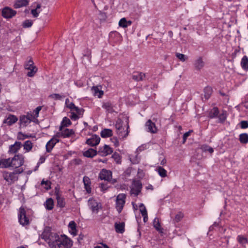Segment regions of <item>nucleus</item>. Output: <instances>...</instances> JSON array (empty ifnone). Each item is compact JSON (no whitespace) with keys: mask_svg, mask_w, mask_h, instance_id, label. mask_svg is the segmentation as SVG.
Returning <instances> with one entry per match:
<instances>
[{"mask_svg":"<svg viewBox=\"0 0 248 248\" xmlns=\"http://www.w3.org/2000/svg\"><path fill=\"white\" fill-rule=\"evenodd\" d=\"M23 171V169L22 168L15 170L13 172L4 171L2 173V176L8 184L11 185L18 180V177L16 174L21 173Z\"/></svg>","mask_w":248,"mask_h":248,"instance_id":"obj_1","label":"nucleus"},{"mask_svg":"<svg viewBox=\"0 0 248 248\" xmlns=\"http://www.w3.org/2000/svg\"><path fill=\"white\" fill-rule=\"evenodd\" d=\"M72 246V241L65 235H61L57 241V248H70Z\"/></svg>","mask_w":248,"mask_h":248,"instance_id":"obj_2","label":"nucleus"},{"mask_svg":"<svg viewBox=\"0 0 248 248\" xmlns=\"http://www.w3.org/2000/svg\"><path fill=\"white\" fill-rule=\"evenodd\" d=\"M142 184L139 180H133L130 186V194L138 196L141 191Z\"/></svg>","mask_w":248,"mask_h":248,"instance_id":"obj_3","label":"nucleus"},{"mask_svg":"<svg viewBox=\"0 0 248 248\" xmlns=\"http://www.w3.org/2000/svg\"><path fill=\"white\" fill-rule=\"evenodd\" d=\"M126 195L120 194L117 196L116 200V208L119 213H120L125 202Z\"/></svg>","mask_w":248,"mask_h":248,"instance_id":"obj_4","label":"nucleus"},{"mask_svg":"<svg viewBox=\"0 0 248 248\" xmlns=\"http://www.w3.org/2000/svg\"><path fill=\"white\" fill-rule=\"evenodd\" d=\"M25 68L30 71L27 73V76L29 77H33L37 71V68L34 65V62L31 59L25 63Z\"/></svg>","mask_w":248,"mask_h":248,"instance_id":"obj_5","label":"nucleus"},{"mask_svg":"<svg viewBox=\"0 0 248 248\" xmlns=\"http://www.w3.org/2000/svg\"><path fill=\"white\" fill-rule=\"evenodd\" d=\"M12 167L17 168L24 164V157L22 155H17L11 158Z\"/></svg>","mask_w":248,"mask_h":248,"instance_id":"obj_6","label":"nucleus"},{"mask_svg":"<svg viewBox=\"0 0 248 248\" xmlns=\"http://www.w3.org/2000/svg\"><path fill=\"white\" fill-rule=\"evenodd\" d=\"M26 211L23 207H20L19 210L18 219L20 223L22 225H28L29 223V219L27 217Z\"/></svg>","mask_w":248,"mask_h":248,"instance_id":"obj_7","label":"nucleus"},{"mask_svg":"<svg viewBox=\"0 0 248 248\" xmlns=\"http://www.w3.org/2000/svg\"><path fill=\"white\" fill-rule=\"evenodd\" d=\"M60 237L57 233L53 232L46 241L51 248H57V241H59Z\"/></svg>","mask_w":248,"mask_h":248,"instance_id":"obj_8","label":"nucleus"},{"mask_svg":"<svg viewBox=\"0 0 248 248\" xmlns=\"http://www.w3.org/2000/svg\"><path fill=\"white\" fill-rule=\"evenodd\" d=\"M65 104L67 108H68L72 111H75L77 114L79 115L83 114L84 110L83 108H80L76 107L75 104L72 103H69V99L67 98L65 100Z\"/></svg>","mask_w":248,"mask_h":248,"instance_id":"obj_9","label":"nucleus"},{"mask_svg":"<svg viewBox=\"0 0 248 248\" xmlns=\"http://www.w3.org/2000/svg\"><path fill=\"white\" fill-rule=\"evenodd\" d=\"M62 126L60 127V131L56 134V137L59 138H68L74 134V132L72 129L65 128L64 130H62Z\"/></svg>","mask_w":248,"mask_h":248,"instance_id":"obj_10","label":"nucleus"},{"mask_svg":"<svg viewBox=\"0 0 248 248\" xmlns=\"http://www.w3.org/2000/svg\"><path fill=\"white\" fill-rule=\"evenodd\" d=\"M115 127L117 130V134L119 138H125L128 135V132L127 130L125 134H123V132H124V128L123 127L122 122L121 120H118L117 121Z\"/></svg>","mask_w":248,"mask_h":248,"instance_id":"obj_11","label":"nucleus"},{"mask_svg":"<svg viewBox=\"0 0 248 248\" xmlns=\"http://www.w3.org/2000/svg\"><path fill=\"white\" fill-rule=\"evenodd\" d=\"M16 14V12L8 7H5L2 9L1 14L5 18H11Z\"/></svg>","mask_w":248,"mask_h":248,"instance_id":"obj_12","label":"nucleus"},{"mask_svg":"<svg viewBox=\"0 0 248 248\" xmlns=\"http://www.w3.org/2000/svg\"><path fill=\"white\" fill-rule=\"evenodd\" d=\"M90 208L93 213H97L99 209L101 208V205L93 199H90L88 201Z\"/></svg>","mask_w":248,"mask_h":248,"instance_id":"obj_13","label":"nucleus"},{"mask_svg":"<svg viewBox=\"0 0 248 248\" xmlns=\"http://www.w3.org/2000/svg\"><path fill=\"white\" fill-rule=\"evenodd\" d=\"M113 152L112 149L107 145H105L102 147H100L98 153L101 156H107Z\"/></svg>","mask_w":248,"mask_h":248,"instance_id":"obj_14","label":"nucleus"},{"mask_svg":"<svg viewBox=\"0 0 248 248\" xmlns=\"http://www.w3.org/2000/svg\"><path fill=\"white\" fill-rule=\"evenodd\" d=\"M145 126L148 129V131L151 133H156L157 132V128L155 126L154 123L152 122L151 120L147 121L145 124Z\"/></svg>","mask_w":248,"mask_h":248,"instance_id":"obj_15","label":"nucleus"},{"mask_svg":"<svg viewBox=\"0 0 248 248\" xmlns=\"http://www.w3.org/2000/svg\"><path fill=\"white\" fill-rule=\"evenodd\" d=\"M112 173L109 170H103L99 175V178L101 180H104L108 181H111Z\"/></svg>","mask_w":248,"mask_h":248,"instance_id":"obj_16","label":"nucleus"},{"mask_svg":"<svg viewBox=\"0 0 248 248\" xmlns=\"http://www.w3.org/2000/svg\"><path fill=\"white\" fill-rule=\"evenodd\" d=\"M100 140V138L96 135L92 136V138L88 139L86 140V143L92 146H96L99 144Z\"/></svg>","mask_w":248,"mask_h":248,"instance_id":"obj_17","label":"nucleus"},{"mask_svg":"<svg viewBox=\"0 0 248 248\" xmlns=\"http://www.w3.org/2000/svg\"><path fill=\"white\" fill-rule=\"evenodd\" d=\"M57 137H56V135L51 140H50L46 145V149L47 152H49L52 148L54 147L55 144L58 142L59 140L57 139Z\"/></svg>","mask_w":248,"mask_h":248,"instance_id":"obj_18","label":"nucleus"},{"mask_svg":"<svg viewBox=\"0 0 248 248\" xmlns=\"http://www.w3.org/2000/svg\"><path fill=\"white\" fill-rule=\"evenodd\" d=\"M194 68L197 70H200L204 66V62L202 57H199L195 61L194 63Z\"/></svg>","mask_w":248,"mask_h":248,"instance_id":"obj_19","label":"nucleus"},{"mask_svg":"<svg viewBox=\"0 0 248 248\" xmlns=\"http://www.w3.org/2000/svg\"><path fill=\"white\" fill-rule=\"evenodd\" d=\"M52 233L53 232H51V228L49 227H46L45 228L41 237L46 241L48 240V238H49Z\"/></svg>","mask_w":248,"mask_h":248,"instance_id":"obj_20","label":"nucleus"},{"mask_svg":"<svg viewBox=\"0 0 248 248\" xmlns=\"http://www.w3.org/2000/svg\"><path fill=\"white\" fill-rule=\"evenodd\" d=\"M17 118L13 115H9L6 119L3 121V123L7 124L9 125H11L17 122Z\"/></svg>","mask_w":248,"mask_h":248,"instance_id":"obj_21","label":"nucleus"},{"mask_svg":"<svg viewBox=\"0 0 248 248\" xmlns=\"http://www.w3.org/2000/svg\"><path fill=\"white\" fill-rule=\"evenodd\" d=\"M11 158H9L7 159H2L0 160V167L2 168H6L11 167Z\"/></svg>","mask_w":248,"mask_h":248,"instance_id":"obj_22","label":"nucleus"},{"mask_svg":"<svg viewBox=\"0 0 248 248\" xmlns=\"http://www.w3.org/2000/svg\"><path fill=\"white\" fill-rule=\"evenodd\" d=\"M124 223L123 222H116L114 224L116 232L118 233H123L124 232Z\"/></svg>","mask_w":248,"mask_h":248,"instance_id":"obj_23","label":"nucleus"},{"mask_svg":"<svg viewBox=\"0 0 248 248\" xmlns=\"http://www.w3.org/2000/svg\"><path fill=\"white\" fill-rule=\"evenodd\" d=\"M28 0H17L14 4L15 8L25 6L28 4Z\"/></svg>","mask_w":248,"mask_h":248,"instance_id":"obj_24","label":"nucleus"},{"mask_svg":"<svg viewBox=\"0 0 248 248\" xmlns=\"http://www.w3.org/2000/svg\"><path fill=\"white\" fill-rule=\"evenodd\" d=\"M21 146V142H16L15 144L10 146L9 152L12 153H16L20 149Z\"/></svg>","mask_w":248,"mask_h":248,"instance_id":"obj_25","label":"nucleus"},{"mask_svg":"<svg viewBox=\"0 0 248 248\" xmlns=\"http://www.w3.org/2000/svg\"><path fill=\"white\" fill-rule=\"evenodd\" d=\"M97 154V151L93 149H89L83 153V155L87 157H93Z\"/></svg>","mask_w":248,"mask_h":248,"instance_id":"obj_26","label":"nucleus"},{"mask_svg":"<svg viewBox=\"0 0 248 248\" xmlns=\"http://www.w3.org/2000/svg\"><path fill=\"white\" fill-rule=\"evenodd\" d=\"M101 136L102 138H108L112 136V131L110 129H104L101 133Z\"/></svg>","mask_w":248,"mask_h":248,"instance_id":"obj_27","label":"nucleus"},{"mask_svg":"<svg viewBox=\"0 0 248 248\" xmlns=\"http://www.w3.org/2000/svg\"><path fill=\"white\" fill-rule=\"evenodd\" d=\"M237 240L243 247H245L246 244L248 242L247 238L242 235H239L237 236Z\"/></svg>","mask_w":248,"mask_h":248,"instance_id":"obj_28","label":"nucleus"},{"mask_svg":"<svg viewBox=\"0 0 248 248\" xmlns=\"http://www.w3.org/2000/svg\"><path fill=\"white\" fill-rule=\"evenodd\" d=\"M92 91L94 95L98 96L99 98L101 97L103 94V91L99 90L97 86H93L92 88Z\"/></svg>","mask_w":248,"mask_h":248,"instance_id":"obj_29","label":"nucleus"},{"mask_svg":"<svg viewBox=\"0 0 248 248\" xmlns=\"http://www.w3.org/2000/svg\"><path fill=\"white\" fill-rule=\"evenodd\" d=\"M239 140L241 143L246 144L248 142V134L243 133L239 135Z\"/></svg>","mask_w":248,"mask_h":248,"instance_id":"obj_30","label":"nucleus"},{"mask_svg":"<svg viewBox=\"0 0 248 248\" xmlns=\"http://www.w3.org/2000/svg\"><path fill=\"white\" fill-rule=\"evenodd\" d=\"M46 208V209L50 210H52L54 206V202L51 198L48 199L45 203Z\"/></svg>","mask_w":248,"mask_h":248,"instance_id":"obj_31","label":"nucleus"},{"mask_svg":"<svg viewBox=\"0 0 248 248\" xmlns=\"http://www.w3.org/2000/svg\"><path fill=\"white\" fill-rule=\"evenodd\" d=\"M20 122L21 125H23V126H26L27 124H29L30 122V119L27 118L25 116H22L20 118Z\"/></svg>","mask_w":248,"mask_h":248,"instance_id":"obj_32","label":"nucleus"},{"mask_svg":"<svg viewBox=\"0 0 248 248\" xmlns=\"http://www.w3.org/2000/svg\"><path fill=\"white\" fill-rule=\"evenodd\" d=\"M204 97L207 100L209 98L211 94L212 93V89L210 87H206L204 90Z\"/></svg>","mask_w":248,"mask_h":248,"instance_id":"obj_33","label":"nucleus"},{"mask_svg":"<svg viewBox=\"0 0 248 248\" xmlns=\"http://www.w3.org/2000/svg\"><path fill=\"white\" fill-rule=\"evenodd\" d=\"M218 109L217 108H214L210 112L209 114V117L213 118L217 117L218 114Z\"/></svg>","mask_w":248,"mask_h":248,"instance_id":"obj_34","label":"nucleus"},{"mask_svg":"<svg viewBox=\"0 0 248 248\" xmlns=\"http://www.w3.org/2000/svg\"><path fill=\"white\" fill-rule=\"evenodd\" d=\"M241 64L243 68L245 69L248 68V59L247 56H245L243 57Z\"/></svg>","mask_w":248,"mask_h":248,"instance_id":"obj_35","label":"nucleus"},{"mask_svg":"<svg viewBox=\"0 0 248 248\" xmlns=\"http://www.w3.org/2000/svg\"><path fill=\"white\" fill-rule=\"evenodd\" d=\"M145 78V74L142 73H137L133 76V78L136 80H142Z\"/></svg>","mask_w":248,"mask_h":248,"instance_id":"obj_36","label":"nucleus"},{"mask_svg":"<svg viewBox=\"0 0 248 248\" xmlns=\"http://www.w3.org/2000/svg\"><path fill=\"white\" fill-rule=\"evenodd\" d=\"M23 146L24 149L29 152L32 149V143L30 140H27L25 142Z\"/></svg>","mask_w":248,"mask_h":248,"instance_id":"obj_37","label":"nucleus"},{"mask_svg":"<svg viewBox=\"0 0 248 248\" xmlns=\"http://www.w3.org/2000/svg\"><path fill=\"white\" fill-rule=\"evenodd\" d=\"M102 107L109 112H112L113 111L112 105L109 102L104 103Z\"/></svg>","mask_w":248,"mask_h":248,"instance_id":"obj_38","label":"nucleus"},{"mask_svg":"<svg viewBox=\"0 0 248 248\" xmlns=\"http://www.w3.org/2000/svg\"><path fill=\"white\" fill-rule=\"evenodd\" d=\"M176 57L181 61L184 62L188 59V57L183 54L176 53Z\"/></svg>","mask_w":248,"mask_h":248,"instance_id":"obj_39","label":"nucleus"},{"mask_svg":"<svg viewBox=\"0 0 248 248\" xmlns=\"http://www.w3.org/2000/svg\"><path fill=\"white\" fill-rule=\"evenodd\" d=\"M57 204L60 207H63L65 206L64 199L58 195H57Z\"/></svg>","mask_w":248,"mask_h":248,"instance_id":"obj_40","label":"nucleus"},{"mask_svg":"<svg viewBox=\"0 0 248 248\" xmlns=\"http://www.w3.org/2000/svg\"><path fill=\"white\" fill-rule=\"evenodd\" d=\"M157 171L159 175L162 177H165L167 176V171L162 167H158Z\"/></svg>","mask_w":248,"mask_h":248,"instance_id":"obj_41","label":"nucleus"},{"mask_svg":"<svg viewBox=\"0 0 248 248\" xmlns=\"http://www.w3.org/2000/svg\"><path fill=\"white\" fill-rule=\"evenodd\" d=\"M71 124V122L69 119L65 117L63 118V120L62 121V126H68V125Z\"/></svg>","mask_w":248,"mask_h":248,"instance_id":"obj_42","label":"nucleus"},{"mask_svg":"<svg viewBox=\"0 0 248 248\" xmlns=\"http://www.w3.org/2000/svg\"><path fill=\"white\" fill-rule=\"evenodd\" d=\"M112 157L114 159L116 162L118 164L121 163V158L119 154L117 153H115L112 155Z\"/></svg>","mask_w":248,"mask_h":248,"instance_id":"obj_43","label":"nucleus"},{"mask_svg":"<svg viewBox=\"0 0 248 248\" xmlns=\"http://www.w3.org/2000/svg\"><path fill=\"white\" fill-rule=\"evenodd\" d=\"M154 226L155 228L157 231H159L160 230V224L159 223V219L157 217L155 218L154 220Z\"/></svg>","mask_w":248,"mask_h":248,"instance_id":"obj_44","label":"nucleus"},{"mask_svg":"<svg viewBox=\"0 0 248 248\" xmlns=\"http://www.w3.org/2000/svg\"><path fill=\"white\" fill-rule=\"evenodd\" d=\"M202 149L203 151L209 152L210 154H212L214 152L213 148L207 145L202 146Z\"/></svg>","mask_w":248,"mask_h":248,"instance_id":"obj_45","label":"nucleus"},{"mask_svg":"<svg viewBox=\"0 0 248 248\" xmlns=\"http://www.w3.org/2000/svg\"><path fill=\"white\" fill-rule=\"evenodd\" d=\"M32 25V21L31 20H26L23 23L24 28H29Z\"/></svg>","mask_w":248,"mask_h":248,"instance_id":"obj_46","label":"nucleus"},{"mask_svg":"<svg viewBox=\"0 0 248 248\" xmlns=\"http://www.w3.org/2000/svg\"><path fill=\"white\" fill-rule=\"evenodd\" d=\"M119 26L123 27V28H126L127 27V25L126 24V22L125 18H122L119 21Z\"/></svg>","mask_w":248,"mask_h":248,"instance_id":"obj_47","label":"nucleus"},{"mask_svg":"<svg viewBox=\"0 0 248 248\" xmlns=\"http://www.w3.org/2000/svg\"><path fill=\"white\" fill-rule=\"evenodd\" d=\"M183 217H184L183 214L181 212H179L175 216L174 220L175 222H178L181 220V219L183 218Z\"/></svg>","mask_w":248,"mask_h":248,"instance_id":"obj_48","label":"nucleus"},{"mask_svg":"<svg viewBox=\"0 0 248 248\" xmlns=\"http://www.w3.org/2000/svg\"><path fill=\"white\" fill-rule=\"evenodd\" d=\"M140 211L141 214V215L147 214V212L146 209L143 203H141L140 206Z\"/></svg>","mask_w":248,"mask_h":248,"instance_id":"obj_49","label":"nucleus"},{"mask_svg":"<svg viewBox=\"0 0 248 248\" xmlns=\"http://www.w3.org/2000/svg\"><path fill=\"white\" fill-rule=\"evenodd\" d=\"M78 115H79L78 114H77V113L76 112V113L74 112V111L72 112H71V115L70 116V118L72 120L76 121V120H78L79 118Z\"/></svg>","mask_w":248,"mask_h":248,"instance_id":"obj_50","label":"nucleus"},{"mask_svg":"<svg viewBox=\"0 0 248 248\" xmlns=\"http://www.w3.org/2000/svg\"><path fill=\"white\" fill-rule=\"evenodd\" d=\"M49 97L58 100H60L62 98V96L58 93L52 94L49 95Z\"/></svg>","mask_w":248,"mask_h":248,"instance_id":"obj_51","label":"nucleus"},{"mask_svg":"<svg viewBox=\"0 0 248 248\" xmlns=\"http://www.w3.org/2000/svg\"><path fill=\"white\" fill-rule=\"evenodd\" d=\"M192 132V130H189V131L185 133L184 134L183 137V143H184L186 142L187 138L190 135V134Z\"/></svg>","mask_w":248,"mask_h":248,"instance_id":"obj_52","label":"nucleus"},{"mask_svg":"<svg viewBox=\"0 0 248 248\" xmlns=\"http://www.w3.org/2000/svg\"><path fill=\"white\" fill-rule=\"evenodd\" d=\"M240 126L242 128H247L248 127V122L246 121H242L240 122Z\"/></svg>","mask_w":248,"mask_h":248,"instance_id":"obj_53","label":"nucleus"},{"mask_svg":"<svg viewBox=\"0 0 248 248\" xmlns=\"http://www.w3.org/2000/svg\"><path fill=\"white\" fill-rule=\"evenodd\" d=\"M40 11H38L37 9H34L31 10V14L34 17H37L38 16Z\"/></svg>","mask_w":248,"mask_h":248,"instance_id":"obj_54","label":"nucleus"},{"mask_svg":"<svg viewBox=\"0 0 248 248\" xmlns=\"http://www.w3.org/2000/svg\"><path fill=\"white\" fill-rule=\"evenodd\" d=\"M69 227L71 228L72 231H76V224L74 221H72L70 222L69 224Z\"/></svg>","mask_w":248,"mask_h":248,"instance_id":"obj_55","label":"nucleus"},{"mask_svg":"<svg viewBox=\"0 0 248 248\" xmlns=\"http://www.w3.org/2000/svg\"><path fill=\"white\" fill-rule=\"evenodd\" d=\"M83 181L84 184V186H86V185H88L90 184V179L88 177H84Z\"/></svg>","mask_w":248,"mask_h":248,"instance_id":"obj_56","label":"nucleus"},{"mask_svg":"<svg viewBox=\"0 0 248 248\" xmlns=\"http://www.w3.org/2000/svg\"><path fill=\"white\" fill-rule=\"evenodd\" d=\"M83 57H87L90 59L91 58V51L87 49L86 53L83 55Z\"/></svg>","mask_w":248,"mask_h":248,"instance_id":"obj_57","label":"nucleus"},{"mask_svg":"<svg viewBox=\"0 0 248 248\" xmlns=\"http://www.w3.org/2000/svg\"><path fill=\"white\" fill-rule=\"evenodd\" d=\"M111 140L113 143H114L115 146H118L119 145V142L118 139L116 138H113L111 139Z\"/></svg>","mask_w":248,"mask_h":248,"instance_id":"obj_58","label":"nucleus"},{"mask_svg":"<svg viewBox=\"0 0 248 248\" xmlns=\"http://www.w3.org/2000/svg\"><path fill=\"white\" fill-rule=\"evenodd\" d=\"M219 119L220 121V122H223L226 119V116L224 114H220L219 116Z\"/></svg>","mask_w":248,"mask_h":248,"instance_id":"obj_59","label":"nucleus"},{"mask_svg":"<svg viewBox=\"0 0 248 248\" xmlns=\"http://www.w3.org/2000/svg\"><path fill=\"white\" fill-rule=\"evenodd\" d=\"M42 185L45 184L46 186H48L49 187H46V188L48 189L49 188H50V185H49V182L48 181H45L44 180H43L41 182Z\"/></svg>","mask_w":248,"mask_h":248,"instance_id":"obj_60","label":"nucleus"},{"mask_svg":"<svg viewBox=\"0 0 248 248\" xmlns=\"http://www.w3.org/2000/svg\"><path fill=\"white\" fill-rule=\"evenodd\" d=\"M100 16H101V19L105 20L107 18L106 14L105 13L100 12Z\"/></svg>","mask_w":248,"mask_h":248,"instance_id":"obj_61","label":"nucleus"},{"mask_svg":"<svg viewBox=\"0 0 248 248\" xmlns=\"http://www.w3.org/2000/svg\"><path fill=\"white\" fill-rule=\"evenodd\" d=\"M100 187L101 188V189L103 191L107 190L108 188V186H107L104 184H101Z\"/></svg>","mask_w":248,"mask_h":248,"instance_id":"obj_62","label":"nucleus"},{"mask_svg":"<svg viewBox=\"0 0 248 248\" xmlns=\"http://www.w3.org/2000/svg\"><path fill=\"white\" fill-rule=\"evenodd\" d=\"M41 108H42V107L41 106H39L37 108H36V109L35 110V112L36 115H37V117L38 116V114L39 111L41 110Z\"/></svg>","mask_w":248,"mask_h":248,"instance_id":"obj_63","label":"nucleus"},{"mask_svg":"<svg viewBox=\"0 0 248 248\" xmlns=\"http://www.w3.org/2000/svg\"><path fill=\"white\" fill-rule=\"evenodd\" d=\"M85 188L88 193L91 192V188L90 187L89 184L85 186Z\"/></svg>","mask_w":248,"mask_h":248,"instance_id":"obj_64","label":"nucleus"}]
</instances>
